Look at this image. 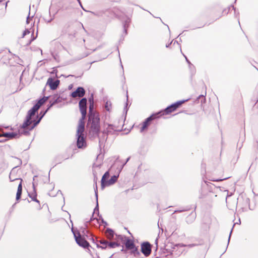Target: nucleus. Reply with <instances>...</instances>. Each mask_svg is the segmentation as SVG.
<instances>
[{
	"instance_id": "nucleus-1",
	"label": "nucleus",
	"mask_w": 258,
	"mask_h": 258,
	"mask_svg": "<svg viewBox=\"0 0 258 258\" xmlns=\"http://www.w3.org/2000/svg\"><path fill=\"white\" fill-rule=\"evenodd\" d=\"M48 98V96H44L37 101V102L28 111L25 120L23 124L20 125V129H33L37 126L47 111L46 110L41 111L39 114L36 115L35 113Z\"/></svg>"
},
{
	"instance_id": "nucleus-2",
	"label": "nucleus",
	"mask_w": 258,
	"mask_h": 258,
	"mask_svg": "<svg viewBox=\"0 0 258 258\" xmlns=\"http://www.w3.org/2000/svg\"><path fill=\"white\" fill-rule=\"evenodd\" d=\"M87 126L90 129H100V118L98 112L88 114Z\"/></svg>"
},
{
	"instance_id": "nucleus-3",
	"label": "nucleus",
	"mask_w": 258,
	"mask_h": 258,
	"mask_svg": "<svg viewBox=\"0 0 258 258\" xmlns=\"http://www.w3.org/2000/svg\"><path fill=\"white\" fill-rule=\"evenodd\" d=\"M76 134V146L79 149H84L87 147L86 136L85 133V130H77Z\"/></svg>"
},
{
	"instance_id": "nucleus-4",
	"label": "nucleus",
	"mask_w": 258,
	"mask_h": 258,
	"mask_svg": "<svg viewBox=\"0 0 258 258\" xmlns=\"http://www.w3.org/2000/svg\"><path fill=\"white\" fill-rule=\"evenodd\" d=\"M161 112H157L151 114L149 117H147L143 122L142 125L140 127V129H146L150 124L156 123V120L161 117L160 115Z\"/></svg>"
},
{
	"instance_id": "nucleus-5",
	"label": "nucleus",
	"mask_w": 258,
	"mask_h": 258,
	"mask_svg": "<svg viewBox=\"0 0 258 258\" xmlns=\"http://www.w3.org/2000/svg\"><path fill=\"white\" fill-rule=\"evenodd\" d=\"M72 231L74 234L76 243L80 246L84 248H88L90 246L89 243L86 240L85 237L82 236L80 232L76 233L73 228Z\"/></svg>"
},
{
	"instance_id": "nucleus-6",
	"label": "nucleus",
	"mask_w": 258,
	"mask_h": 258,
	"mask_svg": "<svg viewBox=\"0 0 258 258\" xmlns=\"http://www.w3.org/2000/svg\"><path fill=\"white\" fill-rule=\"evenodd\" d=\"M141 252L146 257L151 253L152 245L148 241L143 242L141 245Z\"/></svg>"
},
{
	"instance_id": "nucleus-7",
	"label": "nucleus",
	"mask_w": 258,
	"mask_h": 258,
	"mask_svg": "<svg viewBox=\"0 0 258 258\" xmlns=\"http://www.w3.org/2000/svg\"><path fill=\"white\" fill-rule=\"evenodd\" d=\"M87 102L86 98H82L79 102V108L83 117H86L87 114Z\"/></svg>"
},
{
	"instance_id": "nucleus-8",
	"label": "nucleus",
	"mask_w": 258,
	"mask_h": 258,
	"mask_svg": "<svg viewBox=\"0 0 258 258\" xmlns=\"http://www.w3.org/2000/svg\"><path fill=\"white\" fill-rule=\"evenodd\" d=\"M112 132L111 130H101V134L98 137L100 146L103 144L107 139L108 136Z\"/></svg>"
},
{
	"instance_id": "nucleus-9",
	"label": "nucleus",
	"mask_w": 258,
	"mask_h": 258,
	"mask_svg": "<svg viewBox=\"0 0 258 258\" xmlns=\"http://www.w3.org/2000/svg\"><path fill=\"white\" fill-rule=\"evenodd\" d=\"M60 83V81L58 79L54 80L53 78L50 77L48 79L46 85H49L50 88L52 90L56 89Z\"/></svg>"
},
{
	"instance_id": "nucleus-10",
	"label": "nucleus",
	"mask_w": 258,
	"mask_h": 258,
	"mask_svg": "<svg viewBox=\"0 0 258 258\" xmlns=\"http://www.w3.org/2000/svg\"><path fill=\"white\" fill-rule=\"evenodd\" d=\"M85 94V90L82 87H78L75 91L71 93V96L73 98L77 97H82Z\"/></svg>"
},
{
	"instance_id": "nucleus-11",
	"label": "nucleus",
	"mask_w": 258,
	"mask_h": 258,
	"mask_svg": "<svg viewBox=\"0 0 258 258\" xmlns=\"http://www.w3.org/2000/svg\"><path fill=\"white\" fill-rule=\"evenodd\" d=\"M95 197H96V205L94 209V212L92 214V217L90 218V219L87 222H91L92 221H94V220H96V222L98 223H99V219L96 218H93L94 214L95 212H97V214L98 216H99V206H98V194H97V188H96V189L95 190Z\"/></svg>"
},
{
	"instance_id": "nucleus-12",
	"label": "nucleus",
	"mask_w": 258,
	"mask_h": 258,
	"mask_svg": "<svg viewBox=\"0 0 258 258\" xmlns=\"http://www.w3.org/2000/svg\"><path fill=\"white\" fill-rule=\"evenodd\" d=\"M176 110V108L174 106V104L172 103L171 105L167 106L164 109L161 110L159 111V112H161L160 115L161 116H162V115H164L165 114L166 115L169 114L171 113V112L174 111Z\"/></svg>"
},
{
	"instance_id": "nucleus-13",
	"label": "nucleus",
	"mask_w": 258,
	"mask_h": 258,
	"mask_svg": "<svg viewBox=\"0 0 258 258\" xmlns=\"http://www.w3.org/2000/svg\"><path fill=\"white\" fill-rule=\"evenodd\" d=\"M3 136L8 139L19 138L20 137V130H18V132H8L4 133Z\"/></svg>"
},
{
	"instance_id": "nucleus-14",
	"label": "nucleus",
	"mask_w": 258,
	"mask_h": 258,
	"mask_svg": "<svg viewBox=\"0 0 258 258\" xmlns=\"http://www.w3.org/2000/svg\"><path fill=\"white\" fill-rule=\"evenodd\" d=\"M105 234L107 238L109 240L111 241L115 239L116 234H115L114 231L112 229L107 228L105 231Z\"/></svg>"
},
{
	"instance_id": "nucleus-15",
	"label": "nucleus",
	"mask_w": 258,
	"mask_h": 258,
	"mask_svg": "<svg viewBox=\"0 0 258 258\" xmlns=\"http://www.w3.org/2000/svg\"><path fill=\"white\" fill-rule=\"evenodd\" d=\"M108 240L102 239L97 241L96 246L98 248L105 249L107 248Z\"/></svg>"
},
{
	"instance_id": "nucleus-16",
	"label": "nucleus",
	"mask_w": 258,
	"mask_h": 258,
	"mask_svg": "<svg viewBox=\"0 0 258 258\" xmlns=\"http://www.w3.org/2000/svg\"><path fill=\"white\" fill-rule=\"evenodd\" d=\"M196 213L195 212H192L189 215L187 216L185 219V221L187 224H191L195 220L196 218Z\"/></svg>"
},
{
	"instance_id": "nucleus-17",
	"label": "nucleus",
	"mask_w": 258,
	"mask_h": 258,
	"mask_svg": "<svg viewBox=\"0 0 258 258\" xmlns=\"http://www.w3.org/2000/svg\"><path fill=\"white\" fill-rule=\"evenodd\" d=\"M123 244H124L127 250L133 249L135 245L134 241L130 239L128 237H127Z\"/></svg>"
},
{
	"instance_id": "nucleus-18",
	"label": "nucleus",
	"mask_w": 258,
	"mask_h": 258,
	"mask_svg": "<svg viewBox=\"0 0 258 258\" xmlns=\"http://www.w3.org/2000/svg\"><path fill=\"white\" fill-rule=\"evenodd\" d=\"M109 172L108 171H107L103 174V175L102 177L101 180V185L102 188H103L105 186H106L107 180H108L107 179L109 178Z\"/></svg>"
},
{
	"instance_id": "nucleus-19",
	"label": "nucleus",
	"mask_w": 258,
	"mask_h": 258,
	"mask_svg": "<svg viewBox=\"0 0 258 258\" xmlns=\"http://www.w3.org/2000/svg\"><path fill=\"white\" fill-rule=\"evenodd\" d=\"M22 179H21L20 183L18 186L17 192L16 194V201H19L21 197L22 192Z\"/></svg>"
},
{
	"instance_id": "nucleus-20",
	"label": "nucleus",
	"mask_w": 258,
	"mask_h": 258,
	"mask_svg": "<svg viewBox=\"0 0 258 258\" xmlns=\"http://www.w3.org/2000/svg\"><path fill=\"white\" fill-rule=\"evenodd\" d=\"M88 134L91 138H98L101 134V130H89Z\"/></svg>"
},
{
	"instance_id": "nucleus-21",
	"label": "nucleus",
	"mask_w": 258,
	"mask_h": 258,
	"mask_svg": "<svg viewBox=\"0 0 258 258\" xmlns=\"http://www.w3.org/2000/svg\"><path fill=\"white\" fill-rule=\"evenodd\" d=\"M127 237L122 235L119 234H115V239L116 241L120 243L121 242L122 244H124V241H125Z\"/></svg>"
},
{
	"instance_id": "nucleus-22",
	"label": "nucleus",
	"mask_w": 258,
	"mask_h": 258,
	"mask_svg": "<svg viewBox=\"0 0 258 258\" xmlns=\"http://www.w3.org/2000/svg\"><path fill=\"white\" fill-rule=\"evenodd\" d=\"M231 8H232L233 10H234V11L235 17H237L239 16V12L237 13L236 8L233 5H231L230 6L228 7L227 8L224 9L223 11V13L225 14H227L229 13V12Z\"/></svg>"
},
{
	"instance_id": "nucleus-23",
	"label": "nucleus",
	"mask_w": 258,
	"mask_h": 258,
	"mask_svg": "<svg viewBox=\"0 0 258 258\" xmlns=\"http://www.w3.org/2000/svg\"><path fill=\"white\" fill-rule=\"evenodd\" d=\"M121 246L120 243L118 242L117 241H116L115 240L114 241H111L108 240V244H107V247L109 248H113L115 247H118Z\"/></svg>"
},
{
	"instance_id": "nucleus-24",
	"label": "nucleus",
	"mask_w": 258,
	"mask_h": 258,
	"mask_svg": "<svg viewBox=\"0 0 258 258\" xmlns=\"http://www.w3.org/2000/svg\"><path fill=\"white\" fill-rule=\"evenodd\" d=\"M118 175H113L111 178L107 180L106 186L113 184L117 180Z\"/></svg>"
},
{
	"instance_id": "nucleus-25",
	"label": "nucleus",
	"mask_w": 258,
	"mask_h": 258,
	"mask_svg": "<svg viewBox=\"0 0 258 258\" xmlns=\"http://www.w3.org/2000/svg\"><path fill=\"white\" fill-rule=\"evenodd\" d=\"M28 196L32 199V201H34L36 203H40L39 200L37 199V192L36 191H32L31 193L28 194Z\"/></svg>"
},
{
	"instance_id": "nucleus-26",
	"label": "nucleus",
	"mask_w": 258,
	"mask_h": 258,
	"mask_svg": "<svg viewBox=\"0 0 258 258\" xmlns=\"http://www.w3.org/2000/svg\"><path fill=\"white\" fill-rule=\"evenodd\" d=\"M148 151V148L145 145H142L141 146L139 150H138V153L142 155H145Z\"/></svg>"
},
{
	"instance_id": "nucleus-27",
	"label": "nucleus",
	"mask_w": 258,
	"mask_h": 258,
	"mask_svg": "<svg viewBox=\"0 0 258 258\" xmlns=\"http://www.w3.org/2000/svg\"><path fill=\"white\" fill-rule=\"evenodd\" d=\"M86 117H83L82 115L81 118L79 120V123L77 127V129H85V121L84 119Z\"/></svg>"
},
{
	"instance_id": "nucleus-28",
	"label": "nucleus",
	"mask_w": 258,
	"mask_h": 258,
	"mask_svg": "<svg viewBox=\"0 0 258 258\" xmlns=\"http://www.w3.org/2000/svg\"><path fill=\"white\" fill-rule=\"evenodd\" d=\"M97 112L94 110V101L93 98H92V102L90 103L89 107V114H92L97 113Z\"/></svg>"
},
{
	"instance_id": "nucleus-29",
	"label": "nucleus",
	"mask_w": 258,
	"mask_h": 258,
	"mask_svg": "<svg viewBox=\"0 0 258 258\" xmlns=\"http://www.w3.org/2000/svg\"><path fill=\"white\" fill-rule=\"evenodd\" d=\"M52 100H51V102L53 105L61 102L60 96H58L57 94H55L53 96Z\"/></svg>"
},
{
	"instance_id": "nucleus-30",
	"label": "nucleus",
	"mask_w": 258,
	"mask_h": 258,
	"mask_svg": "<svg viewBox=\"0 0 258 258\" xmlns=\"http://www.w3.org/2000/svg\"><path fill=\"white\" fill-rule=\"evenodd\" d=\"M131 253L134 255L135 256H139L141 255L140 252L139 251L138 247L135 245L133 249H130Z\"/></svg>"
},
{
	"instance_id": "nucleus-31",
	"label": "nucleus",
	"mask_w": 258,
	"mask_h": 258,
	"mask_svg": "<svg viewBox=\"0 0 258 258\" xmlns=\"http://www.w3.org/2000/svg\"><path fill=\"white\" fill-rule=\"evenodd\" d=\"M131 21L129 18H127L126 20H125L123 23V26L124 28V31L125 33V34H127V28H128L130 23Z\"/></svg>"
},
{
	"instance_id": "nucleus-32",
	"label": "nucleus",
	"mask_w": 258,
	"mask_h": 258,
	"mask_svg": "<svg viewBox=\"0 0 258 258\" xmlns=\"http://www.w3.org/2000/svg\"><path fill=\"white\" fill-rule=\"evenodd\" d=\"M206 95V93H205V95H200L198 96V97L197 99V101H198V102H201V104H203L206 101V98L205 96Z\"/></svg>"
},
{
	"instance_id": "nucleus-33",
	"label": "nucleus",
	"mask_w": 258,
	"mask_h": 258,
	"mask_svg": "<svg viewBox=\"0 0 258 258\" xmlns=\"http://www.w3.org/2000/svg\"><path fill=\"white\" fill-rule=\"evenodd\" d=\"M187 100H182L178 101L175 103H173L174 106L176 108V109L179 108L183 103H184Z\"/></svg>"
},
{
	"instance_id": "nucleus-34",
	"label": "nucleus",
	"mask_w": 258,
	"mask_h": 258,
	"mask_svg": "<svg viewBox=\"0 0 258 258\" xmlns=\"http://www.w3.org/2000/svg\"><path fill=\"white\" fill-rule=\"evenodd\" d=\"M88 223V222H86V224H85L86 227H82L81 229L82 230V234H83L82 236H84L85 235H86L87 237H88L87 234L89 233V232H88V231H87L86 230V228L88 227V225H87Z\"/></svg>"
},
{
	"instance_id": "nucleus-35",
	"label": "nucleus",
	"mask_w": 258,
	"mask_h": 258,
	"mask_svg": "<svg viewBox=\"0 0 258 258\" xmlns=\"http://www.w3.org/2000/svg\"><path fill=\"white\" fill-rule=\"evenodd\" d=\"M56 14V13H55V14H54L52 16H51V13H50V11H49V16L50 17V19H46V18H44V20L46 22H47V23H50L55 18V15Z\"/></svg>"
},
{
	"instance_id": "nucleus-36",
	"label": "nucleus",
	"mask_w": 258,
	"mask_h": 258,
	"mask_svg": "<svg viewBox=\"0 0 258 258\" xmlns=\"http://www.w3.org/2000/svg\"><path fill=\"white\" fill-rule=\"evenodd\" d=\"M126 102L125 103V106L124 107L123 111L125 113V114L127 113V110H128V96L127 94V92H126Z\"/></svg>"
},
{
	"instance_id": "nucleus-37",
	"label": "nucleus",
	"mask_w": 258,
	"mask_h": 258,
	"mask_svg": "<svg viewBox=\"0 0 258 258\" xmlns=\"http://www.w3.org/2000/svg\"><path fill=\"white\" fill-rule=\"evenodd\" d=\"M111 106V102L110 101H107L106 102L105 106H104L105 109L107 111H110Z\"/></svg>"
},
{
	"instance_id": "nucleus-38",
	"label": "nucleus",
	"mask_w": 258,
	"mask_h": 258,
	"mask_svg": "<svg viewBox=\"0 0 258 258\" xmlns=\"http://www.w3.org/2000/svg\"><path fill=\"white\" fill-rule=\"evenodd\" d=\"M31 130H20V136L21 135L28 136L30 135V131Z\"/></svg>"
},
{
	"instance_id": "nucleus-39",
	"label": "nucleus",
	"mask_w": 258,
	"mask_h": 258,
	"mask_svg": "<svg viewBox=\"0 0 258 258\" xmlns=\"http://www.w3.org/2000/svg\"><path fill=\"white\" fill-rule=\"evenodd\" d=\"M37 177V176L35 175L33 177V182L32 183V187H33V191H36V186L37 185V183H36V182L35 181V178Z\"/></svg>"
},
{
	"instance_id": "nucleus-40",
	"label": "nucleus",
	"mask_w": 258,
	"mask_h": 258,
	"mask_svg": "<svg viewBox=\"0 0 258 258\" xmlns=\"http://www.w3.org/2000/svg\"><path fill=\"white\" fill-rule=\"evenodd\" d=\"M36 35H37V34H36ZM36 37H37V36H36L35 37H34V36H33V33H32V35H31V39L28 41V42L26 44V45H27V46L29 45L31 43V42H32L33 41H34V40L36 39Z\"/></svg>"
},
{
	"instance_id": "nucleus-41",
	"label": "nucleus",
	"mask_w": 258,
	"mask_h": 258,
	"mask_svg": "<svg viewBox=\"0 0 258 258\" xmlns=\"http://www.w3.org/2000/svg\"><path fill=\"white\" fill-rule=\"evenodd\" d=\"M183 247V245L181 244H178L174 245V246L173 247V250H172V252L171 253V254L174 255L173 252L175 249H176V248H178V247Z\"/></svg>"
},
{
	"instance_id": "nucleus-42",
	"label": "nucleus",
	"mask_w": 258,
	"mask_h": 258,
	"mask_svg": "<svg viewBox=\"0 0 258 258\" xmlns=\"http://www.w3.org/2000/svg\"><path fill=\"white\" fill-rule=\"evenodd\" d=\"M99 219H101V223L104 224V227H105L107 225V223L104 220V219H103V218L101 216H99Z\"/></svg>"
},
{
	"instance_id": "nucleus-43",
	"label": "nucleus",
	"mask_w": 258,
	"mask_h": 258,
	"mask_svg": "<svg viewBox=\"0 0 258 258\" xmlns=\"http://www.w3.org/2000/svg\"><path fill=\"white\" fill-rule=\"evenodd\" d=\"M30 32V31L28 29H25V30L23 32L22 37H24L27 34H29Z\"/></svg>"
},
{
	"instance_id": "nucleus-44",
	"label": "nucleus",
	"mask_w": 258,
	"mask_h": 258,
	"mask_svg": "<svg viewBox=\"0 0 258 258\" xmlns=\"http://www.w3.org/2000/svg\"><path fill=\"white\" fill-rule=\"evenodd\" d=\"M229 178V177H225V178H222V179H221V178L215 179H213V180L215 181H222V180L228 179Z\"/></svg>"
},
{
	"instance_id": "nucleus-45",
	"label": "nucleus",
	"mask_w": 258,
	"mask_h": 258,
	"mask_svg": "<svg viewBox=\"0 0 258 258\" xmlns=\"http://www.w3.org/2000/svg\"><path fill=\"white\" fill-rule=\"evenodd\" d=\"M54 105L52 104V102H51V100H50L49 101V104L47 106V109H46V110H47V111H48L50 108L52 107V106H53Z\"/></svg>"
},
{
	"instance_id": "nucleus-46",
	"label": "nucleus",
	"mask_w": 258,
	"mask_h": 258,
	"mask_svg": "<svg viewBox=\"0 0 258 258\" xmlns=\"http://www.w3.org/2000/svg\"><path fill=\"white\" fill-rule=\"evenodd\" d=\"M232 231H233V228H232L231 231H230V234H229V237H228V244H227V245H228L229 244V241H230V237H231V234H232ZM228 247V246H227V247Z\"/></svg>"
},
{
	"instance_id": "nucleus-47",
	"label": "nucleus",
	"mask_w": 258,
	"mask_h": 258,
	"mask_svg": "<svg viewBox=\"0 0 258 258\" xmlns=\"http://www.w3.org/2000/svg\"><path fill=\"white\" fill-rule=\"evenodd\" d=\"M77 2H78V3H79V4L80 6L81 7V8H82L84 11H86V12L87 11H86V10L84 8V7H83V6H82V3H81V1H80V0H79V1H77Z\"/></svg>"
},
{
	"instance_id": "nucleus-48",
	"label": "nucleus",
	"mask_w": 258,
	"mask_h": 258,
	"mask_svg": "<svg viewBox=\"0 0 258 258\" xmlns=\"http://www.w3.org/2000/svg\"><path fill=\"white\" fill-rule=\"evenodd\" d=\"M9 178H10L11 181H14L17 180H20L21 181V178L12 179V178H11L10 175L9 176Z\"/></svg>"
},
{
	"instance_id": "nucleus-49",
	"label": "nucleus",
	"mask_w": 258,
	"mask_h": 258,
	"mask_svg": "<svg viewBox=\"0 0 258 258\" xmlns=\"http://www.w3.org/2000/svg\"><path fill=\"white\" fill-rule=\"evenodd\" d=\"M78 25L79 27H82L84 30V31H86L82 23H79L78 24Z\"/></svg>"
},
{
	"instance_id": "nucleus-50",
	"label": "nucleus",
	"mask_w": 258,
	"mask_h": 258,
	"mask_svg": "<svg viewBox=\"0 0 258 258\" xmlns=\"http://www.w3.org/2000/svg\"><path fill=\"white\" fill-rule=\"evenodd\" d=\"M184 56L185 57V59H186V62L189 64V65H192V64L191 63V62L189 61V60L187 59V58L186 57V56H185L184 54H183Z\"/></svg>"
},
{
	"instance_id": "nucleus-51",
	"label": "nucleus",
	"mask_w": 258,
	"mask_h": 258,
	"mask_svg": "<svg viewBox=\"0 0 258 258\" xmlns=\"http://www.w3.org/2000/svg\"><path fill=\"white\" fill-rule=\"evenodd\" d=\"M256 107H258V99L256 100V103H255L254 106H253V108H255Z\"/></svg>"
},
{
	"instance_id": "nucleus-52",
	"label": "nucleus",
	"mask_w": 258,
	"mask_h": 258,
	"mask_svg": "<svg viewBox=\"0 0 258 258\" xmlns=\"http://www.w3.org/2000/svg\"><path fill=\"white\" fill-rule=\"evenodd\" d=\"M185 210H175L173 214L174 213H177V212H183V211H185Z\"/></svg>"
},
{
	"instance_id": "nucleus-53",
	"label": "nucleus",
	"mask_w": 258,
	"mask_h": 258,
	"mask_svg": "<svg viewBox=\"0 0 258 258\" xmlns=\"http://www.w3.org/2000/svg\"><path fill=\"white\" fill-rule=\"evenodd\" d=\"M2 137H3V135H2L0 134V138ZM6 140V139H0V142H3L5 141Z\"/></svg>"
},
{
	"instance_id": "nucleus-54",
	"label": "nucleus",
	"mask_w": 258,
	"mask_h": 258,
	"mask_svg": "<svg viewBox=\"0 0 258 258\" xmlns=\"http://www.w3.org/2000/svg\"><path fill=\"white\" fill-rule=\"evenodd\" d=\"M30 13L29 14V15L28 16L27 18V20H26V23L27 24H28L29 23V20L30 19Z\"/></svg>"
},
{
	"instance_id": "nucleus-55",
	"label": "nucleus",
	"mask_w": 258,
	"mask_h": 258,
	"mask_svg": "<svg viewBox=\"0 0 258 258\" xmlns=\"http://www.w3.org/2000/svg\"><path fill=\"white\" fill-rule=\"evenodd\" d=\"M130 159V157H128L127 159H126V160L125 161V162L123 164V166L129 161Z\"/></svg>"
},
{
	"instance_id": "nucleus-56",
	"label": "nucleus",
	"mask_w": 258,
	"mask_h": 258,
	"mask_svg": "<svg viewBox=\"0 0 258 258\" xmlns=\"http://www.w3.org/2000/svg\"><path fill=\"white\" fill-rule=\"evenodd\" d=\"M240 219H239V223H238V222H237L236 223H234V224H233V225L232 228H233V227H234V226H235V224H240Z\"/></svg>"
},
{
	"instance_id": "nucleus-57",
	"label": "nucleus",
	"mask_w": 258,
	"mask_h": 258,
	"mask_svg": "<svg viewBox=\"0 0 258 258\" xmlns=\"http://www.w3.org/2000/svg\"><path fill=\"white\" fill-rule=\"evenodd\" d=\"M172 42H173V41H172L171 42H170V43L166 44V47L167 48L169 47L170 46V45L171 44V43H172Z\"/></svg>"
},
{
	"instance_id": "nucleus-58",
	"label": "nucleus",
	"mask_w": 258,
	"mask_h": 258,
	"mask_svg": "<svg viewBox=\"0 0 258 258\" xmlns=\"http://www.w3.org/2000/svg\"><path fill=\"white\" fill-rule=\"evenodd\" d=\"M92 98H93V96H92L91 97H90L89 98V102L90 103L91 102H92Z\"/></svg>"
},
{
	"instance_id": "nucleus-59",
	"label": "nucleus",
	"mask_w": 258,
	"mask_h": 258,
	"mask_svg": "<svg viewBox=\"0 0 258 258\" xmlns=\"http://www.w3.org/2000/svg\"><path fill=\"white\" fill-rule=\"evenodd\" d=\"M114 132H121L123 130H113Z\"/></svg>"
},
{
	"instance_id": "nucleus-60",
	"label": "nucleus",
	"mask_w": 258,
	"mask_h": 258,
	"mask_svg": "<svg viewBox=\"0 0 258 258\" xmlns=\"http://www.w3.org/2000/svg\"><path fill=\"white\" fill-rule=\"evenodd\" d=\"M121 247H122V249H121V251H124V247H123V245H121Z\"/></svg>"
},
{
	"instance_id": "nucleus-61",
	"label": "nucleus",
	"mask_w": 258,
	"mask_h": 258,
	"mask_svg": "<svg viewBox=\"0 0 258 258\" xmlns=\"http://www.w3.org/2000/svg\"><path fill=\"white\" fill-rule=\"evenodd\" d=\"M4 127L5 128V129H9V126H4Z\"/></svg>"
},
{
	"instance_id": "nucleus-62",
	"label": "nucleus",
	"mask_w": 258,
	"mask_h": 258,
	"mask_svg": "<svg viewBox=\"0 0 258 258\" xmlns=\"http://www.w3.org/2000/svg\"><path fill=\"white\" fill-rule=\"evenodd\" d=\"M91 239L92 240V241H93V242H94V239L93 237H92V238H91Z\"/></svg>"
},
{
	"instance_id": "nucleus-63",
	"label": "nucleus",
	"mask_w": 258,
	"mask_h": 258,
	"mask_svg": "<svg viewBox=\"0 0 258 258\" xmlns=\"http://www.w3.org/2000/svg\"><path fill=\"white\" fill-rule=\"evenodd\" d=\"M114 254H112L110 257H109V258H112V256Z\"/></svg>"
},
{
	"instance_id": "nucleus-64",
	"label": "nucleus",
	"mask_w": 258,
	"mask_h": 258,
	"mask_svg": "<svg viewBox=\"0 0 258 258\" xmlns=\"http://www.w3.org/2000/svg\"><path fill=\"white\" fill-rule=\"evenodd\" d=\"M135 127V124H133V125L132 126V128H131V129H132V128H133V127Z\"/></svg>"
}]
</instances>
